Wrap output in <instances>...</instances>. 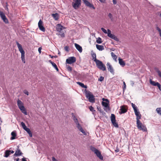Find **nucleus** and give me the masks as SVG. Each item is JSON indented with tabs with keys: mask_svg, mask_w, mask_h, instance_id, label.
I'll return each instance as SVG.
<instances>
[{
	"mask_svg": "<svg viewBox=\"0 0 161 161\" xmlns=\"http://www.w3.org/2000/svg\"><path fill=\"white\" fill-rule=\"evenodd\" d=\"M76 59L74 57H70L66 60V62L68 64H72L76 61Z\"/></svg>",
	"mask_w": 161,
	"mask_h": 161,
	"instance_id": "9b49d317",
	"label": "nucleus"
},
{
	"mask_svg": "<svg viewBox=\"0 0 161 161\" xmlns=\"http://www.w3.org/2000/svg\"><path fill=\"white\" fill-rule=\"evenodd\" d=\"M43 22L41 20H40L38 23V26L39 29L43 32L45 31V29L42 25Z\"/></svg>",
	"mask_w": 161,
	"mask_h": 161,
	"instance_id": "ddd939ff",
	"label": "nucleus"
},
{
	"mask_svg": "<svg viewBox=\"0 0 161 161\" xmlns=\"http://www.w3.org/2000/svg\"><path fill=\"white\" fill-rule=\"evenodd\" d=\"M113 2L114 4H116L117 3V1L116 0H113Z\"/></svg>",
	"mask_w": 161,
	"mask_h": 161,
	"instance_id": "6e6d98bb",
	"label": "nucleus"
},
{
	"mask_svg": "<svg viewBox=\"0 0 161 161\" xmlns=\"http://www.w3.org/2000/svg\"><path fill=\"white\" fill-rule=\"evenodd\" d=\"M63 28H64V27L62 26L60 24H58L57 25L56 29L57 31L60 32L59 34L62 37H64V34L62 31Z\"/></svg>",
	"mask_w": 161,
	"mask_h": 161,
	"instance_id": "6e6552de",
	"label": "nucleus"
},
{
	"mask_svg": "<svg viewBox=\"0 0 161 161\" xmlns=\"http://www.w3.org/2000/svg\"><path fill=\"white\" fill-rule=\"evenodd\" d=\"M149 82L151 84L154 86H157L159 83L158 82H156L155 81H153L151 79H150Z\"/></svg>",
	"mask_w": 161,
	"mask_h": 161,
	"instance_id": "b1692460",
	"label": "nucleus"
},
{
	"mask_svg": "<svg viewBox=\"0 0 161 161\" xmlns=\"http://www.w3.org/2000/svg\"><path fill=\"white\" fill-rule=\"evenodd\" d=\"M22 161H27L26 160L25 158H22Z\"/></svg>",
	"mask_w": 161,
	"mask_h": 161,
	"instance_id": "bf43d9fd",
	"label": "nucleus"
},
{
	"mask_svg": "<svg viewBox=\"0 0 161 161\" xmlns=\"http://www.w3.org/2000/svg\"><path fill=\"white\" fill-rule=\"evenodd\" d=\"M157 72L159 76L161 78V72L158 70L157 71Z\"/></svg>",
	"mask_w": 161,
	"mask_h": 161,
	"instance_id": "49530a36",
	"label": "nucleus"
},
{
	"mask_svg": "<svg viewBox=\"0 0 161 161\" xmlns=\"http://www.w3.org/2000/svg\"><path fill=\"white\" fill-rule=\"evenodd\" d=\"M24 92L25 94L27 95H29V92L26 90H25L24 91Z\"/></svg>",
	"mask_w": 161,
	"mask_h": 161,
	"instance_id": "8fccbe9b",
	"label": "nucleus"
},
{
	"mask_svg": "<svg viewBox=\"0 0 161 161\" xmlns=\"http://www.w3.org/2000/svg\"><path fill=\"white\" fill-rule=\"evenodd\" d=\"M102 105L104 107V109L106 112L110 110L109 101L107 99L103 98L102 99Z\"/></svg>",
	"mask_w": 161,
	"mask_h": 161,
	"instance_id": "f03ea898",
	"label": "nucleus"
},
{
	"mask_svg": "<svg viewBox=\"0 0 161 161\" xmlns=\"http://www.w3.org/2000/svg\"><path fill=\"white\" fill-rule=\"evenodd\" d=\"M108 16L109 17V18L111 19V20H113V15L111 13H109L108 14Z\"/></svg>",
	"mask_w": 161,
	"mask_h": 161,
	"instance_id": "58836bf2",
	"label": "nucleus"
},
{
	"mask_svg": "<svg viewBox=\"0 0 161 161\" xmlns=\"http://www.w3.org/2000/svg\"><path fill=\"white\" fill-rule=\"evenodd\" d=\"M67 70L69 72H71L72 71V68L70 66H68L67 67Z\"/></svg>",
	"mask_w": 161,
	"mask_h": 161,
	"instance_id": "4c0bfd02",
	"label": "nucleus"
},
{
	"mask_svg": "<svg viewBox=\"0 0 161 161\" xmlns=\"http://www.w3.org/2000/svg\"><path fill=\"white\" fill-rule=\"evenodd\" d=\"M156 111L157 113L161 115V108H158L156 109Z\"/></svg>",
	"mask_w": 161,
	"mask_h": 161,
	"instance_id": "2f4dec72",
	"label": "nucleus"
},
{
	"mask_svg": "<svg viewBox=\"0 0 161 161\" xmlns=\"http://www.w3.org/2000/svg\"><path fill=\"white\" fill-rule=\"evenodd\" d=\"M72 116L73 118V119L76 125V127L82 133H83L84 135L86 134V133L85 131L83 130L80 125L77 119L75 117L74 114L73 113H72Z\"/></svg>",
	"mask_w": 161,
	"mask_h": 161,
	"instance_id": "7ed1b4c3",
	"label": "nucleus"
},
{
	"mask_svg": "<svg viewBox=\"0 0 161 161\" xmlns=\"http://www.w3.org/2000/svg\"><path fill=\"white\" fill-rule=\"evenodd\" d=\"M132 107L134 110L137 109V107L133 103H131V104Z\"/></svg>",
	"mask_w": 161,
	"mask_h": 161,
	"instance_id": "e433bc0d",
	"label": "nucleus"
},
{
	"mask_svg": "<svg viewBox=\"0 0 161 161\" xmlns=\"http://www.w3.org/2000/svg\"><path fill=\"white\" fill-rule=\"evenodd\" d=\"M136 122H139L140 121L139 120L140 119H141V114L139 113V114H137L136 115Z\"/></svg>",
	"mask_w": 161,
	"mask_h": 161,
	"instance_id": "c756f323",
	"label": "nucleus"
},
{
	"mask_svg": "<svg viewBox=\"0 0 161 161\" xmlns=\"http://www.w3.org/2000/svg\"><path fill=\"white\" fill-rule=\"evenodd\" d=\"M99 1H100L101 2H104L105 1V0H99Z\"/></svg>",
	"mask_w": 161,
	"mask_h": 161,
	"instance_id": "0e129e2a",
	"label": "nucleus"
},
{
	"mask_svg": "<svg viewBox=\"0 0 161 161\" xmlns=\"http://www.w3.org/2000/svg\"><path fill=\"white\" fill-rule=\"evenodd\" d=\"M12 137L10 138L11 140H14L15 139V137L16 136V133L15 131L12 132L11 133Z\"/></svg>",
	"mask_w": 161,
	"mask_h": 161,
	"instance_id": "4be33fe9",
	"label": "nucleus"
},
{
	"mask_svg": "<svg viewBox=\"0 0 161 161\" xmlns=\"http://www.w3.org/2000/svg\"><path fill=\"white\" fill-rule=\"evenodd\" d=\"M21 59L22 62L24 63H25V55H21Z\"/></svg>",
	"mask_w": 161,
	"mask_h": 161,
	"instance_id": "72a5a7b5",
	"label": "nucleus"
},
{
	"mask_svg": "<svg viewBox=\"0 0 161 161\" xmlns=\"http://www.w3.org/2000/svg\"><path fill=\"white\" fill-rule=\"evenodd\" d=\"M137 127L138 129L143 132L147 131V129L145 126L143 125L140 121L136 122Z\"/></svg>",
	"mask_w": 161,
	"mask_h": 161,
	"instance_id": "423d86ee",
	"label": "nucleus"
},
{
	"mask_svg": "<svg viewBox=\"0 0 161 161\" xmlns=\"http://www.w3.org/2000/svg\"><path fill=\"white\" fill-rule=\"evenodd\" d=\"M111 54L112 58L115 61H116V59L117 58V56H116L113 52H111Z\"/></svg>",
	"mask_w": 161,
	"mask_h": 161,
	"instance_id": "7c9ffc66",
	"label": "nucleus"
},
{
	"mask_svg": "<svg viewBox=\"0 0 161 161\" xmlns=\"http://www.w3.org/2000/svg\"><path fill=\"white\" fill-rule=\"evenodd\" d=\"M159 15L160 17H161V13H160Z\"/></svg>",
	"mask_w": 161,
	"mask_h": 161,
	"instance_id": "69168bd1",
	"label": "nucleus"
},
{
	"mask_svg": "<svg viewBox=\"0 0 161 161\" xmlns=\"http://www.w3.org/2000/svg\"><path fill=\"white\" fill-rule=\"evenodd\" d=\"M120 110L119 113L120 114L125 113L127 111V109L123 106H121Z\"/></svg>",
	"mask_w": 161,
	"mask_h": 161,
	"instance_id": "f3484780",
	"label": "nucleus"
},
{
	"mask_svg": "<svg viewBox=\"0 0 161 161\" xmlns=\"http://www.w3.org/2000/svg\"><path fill=\"white\" fill-rule=\"evenodd\" d=\"M73 1L75 2L72 3L73 7L75 9H76L80 6L81 0H74Z\"/></svg>",
	"mask_w": 161,
	"mask_h": 161,
	"instance_id": "1a4fd4ad",
	"label": "nucleus"
},
{
	"mask_svg": "<svg viewBox=\"0 0 161 161\" xmlns=\"http://www.w3.org/2000/svg\"><path fill=\"white\" fill-rule=\"evenodd\" d=\"M107 31L108 36L112 39L113 37H114V35L112 34L111 33V31L109 29H108Z\"/></svg>",
	"mask_w": 161,
	"mask_h": 161,
	"instance_id": "393cba45",
	"label": "nucleus"
},
{
	"mask_svg": "<svg viewBox=\"0 0 161 161\" xmlns=\"http://www.w3.org/2000/svg\"><path fill=\"white\" fill-rule=\"evenodd\" d=\"M21 125L22 128L24 127L25 126H26L25 123L23 122H22L21 123Z\"/></svg>",
	"mask_w": 161,
	"mask_h": 161,
	"instance_id": "de8ad7c7",
	"label": "nucleus"
},
{
	"mask_svg": "<svg viewBox=\"0 0 161 161\" xmlns=\"http://www.w3.org/2000/svg\"><path fill=\"white\" fill-rule=\"evenodd\" d=\"M19 158H17L16 159H14V160H15L16 161H19Z\"/></svg>",
	"mask_w": 161,
	"mask_h": 161,
	"instance_id": "e2e57ef3",
	"label": "nucleus"
},
{
	"mask_svg": "<svg viewBox=\"0 0 161 161\" xmlns=\"http://www.w3.org/2000/svg\"><path fill=\"white\" fill-rule=\"evenodd\" d=\"M16 43L19 51L21 53V55H25V52L23 49L21 45L18 42H16Z\"/></svg>",
	"mask_w": 161,
	"mask_h": 161,
	"instance_id": "f8f14e48",
	"label": "nucleus"
},
{
	"mask_svg": "<svg viewBox=\"0 0 161 161\" xmlns=\"http://www.w3.org/2000/svg\"><path fill=\"white\" fill-rule=\"evenodd\" d=\"M111 122L113 125L115 127L118 128L119 127L117 123L116 122L115 119V115L113 114H111Z\"/></svg>",
	"mask_w": 161,
	"mask_h": 161,
	"instance_id": "9d476101",
	"label": "nucleus"
},
{
	"mask_svg": "<svg viewBox=\"0 0 161 161\" xmlns=\"http://www.w3.org/2000/svg\"><path fill=\"white\" fill-rule=\"evenodd\" d=\"M119 62L120 65L122 67H124L125 65V63L124 61L120 58H119Z\"/></svg>",
	"mask_w": 161,
	"mask_h": 161,
	"instance_id": "412c9836",
	"label": "nucleus"
},
{
	"mask_svg": "<svg viewBox=\"0 0 161 161\" xmlns=\"http://www.w3.org/2000/svg\"><path fill=\"white\" fill-rule=\"evenodd\" d=\"M97 109L101 113L103 114L104 113L103 110L101 109V107L98 106L97 107Z\"/></svg>",
	"mask_w": 161,
	"mask_h": 161,
	"instance_id": "f704fd0d",
	"label": "nucleus"
},
{
	"mask_svg": "<svg viewBox=\"0 0 161 161\" xmlns=\"http://www.w3.org/2000/svg\"><path fill=\"white\" fill-rule=\"evenodd\" d=\"M52 16L55 20H58L59 18V15L57 13L52 14Z\"/></svg>",
	"mask_w": 161,
	"mask_h": 161,
	"instance_id": "6ab92c4d",
	"label": "nucleus"
},
{
	"mask_svg": "<svg viewBox=\"0 0 161 161\" xmlns=\"http://www.w3.org/2000/svg\"><path fill=\"white\" fill-rule=\"evenodd\" d=\"M25 130L29 134V136L30 137H32V133L31 132L30 129L29 128H27V129H26V130Z\"/></svg>",
	"mask_w": 161,
	"mask_h": 161,
	"instance_id": "c85d7f7f",
	"label": "nucleus"
},
{
	"mask_svg": "<svg viewBox=\"0 0 161 161\" xmlns=\"http://www.w3.org/2000/svg\"><path fill=\"white\" fill-rule=\"evenodd\" d=\"M96 63L98 69L102 70L103 71H105L106 70V67L102 61L99 60V61H97V62H96Z\"/></svg>",
	"mask_w": 161,
	"mask_h": 161,
	"instance_id": "0eeeda50",
	"label": "nucleus"
},
{
	"mask_svg": "<svg viewBox=\"0 0 161 161\" xmlns=\"http://www.w3.org/2000/svg\"><path fill=\"white\" fill-rule=\"evenodd\" d=\"M57 71H58V68L57 67V66L55 68H54Z\"/></svg>",
	"mask_w": 161,
	"mask_h": 161,
	"instance_id": "052dcab7",
	"label": "nucleus"
},
{
	"mask_svg": "<svg viewBox=\"0 0 161 161\" xmlns=\"http://www.w3.org/2000/svg\"><path fill=\"white\" fill-rule=\"evenodd\" d=\"M17 104L21 112L25 115H27V113L24 105V104L23 102L19 99L17 101Z\"/></svg>",
	"mask_w": 161,
	"mask_h": 161,
	"instance_id": "f257e3e1",
	"label": "nucleus"
},
{
	"mask_svg": "<svg viewBox=\"0 0 161 161\" xmlns=\"http://www.w3.org/2000/svg\"><path fill=\"white\" fill-rule=\"evenodd\" d=\"M130 84H131V85L132 86H133V85L134 84V83L133 82V81H130Z\"/></svg>",
	"mask_w": 161,
	"mask_h": 161,
	"instance_id": "13d9d810",
	"label": "nucleus"
},
{
	"mask_svg": "<svg viewBox=\"0 0 161 161\" xmlns=\"http://www.w3.org/2000/svg\"><path fill=\"white\" fill-rule=\"evenodd\" d=\"M124 87L123 88V90H125L126 88V85L125 82H123Z\"/></svg>",
	"mask_w": 161,
	"mask_h": 161,
	"instance_id": "603ef678",
	"label": "nucleus"
},
{
	"mask_svg": "<svg viewBox=\"0 0 161 161\" xmlns=\"http://www.w3.org/2000/svg\"><path fill=\"white\" fill-rule=\"evenodd\" d=\"M53 57H54V56H52L51 57V58H53Z\"/></svg>",
	"mask_w": 161,
	"mask_h": 161,
	"instance_id": "774afa93",
	"label": "nucleus"
},
{
	"mask_svg": "<svg viewBox=\"0 0 161 161\" xmlns=\"http://www.w3.org/2000/svg\"><path fill=\"white\" fill-rule=\"evenodd\" d=\"M96 42L98 44L101 43L102 42L101 38L100 37H98L96 40Z\"/></svg>",
	"mask_w": 161,
	"mask_h": 161,
	"instance_id": "473e14b6",
	"label": "nucleus"
},
{
	"mask_svg": "<svg viewBox=\"0 0 161 161\" xmlns=\"http://www.w3.org/2000/svg\"><path fill=\"white\" fill-rule=\"evenodd\" d=\"M64 50L67 52L69 51V47L67 46H66L64 47Z\"/></svg>",
	"mask_w": 161,
	"mask_h": 161,
	"instance_id": "c03bdc74",
	"label": "nucleus"
},
{
	"mask_svg": "<svg viewBox=\"0 0 161 161\" xmlns=\"http://www.w3.org/2000/svg\"><path fill=\"white\" fill-rule=\"evenodd\" d=\"M10 154V153L9 152V150H7L5 152L4 156L5 157L7 158L9 156Z\"/></svg>",
	"mask_w": 161,
	"mask_h": 161,
	"instance_id": "cd10ccee",
	"label": "nucleus"
},
{
	"mask_svg": "<svg viewBox=\"0 0 161 161\" xmlns=\"http://www.w3.org/2000/svg\"><path fill=\"white\" fill-rule=\"evenodd\" d=\"M86 97L88 98L89 101L92 103L95 102V98L94 95L89 91H87L86 90H85Z\"/></svg>",
	"mask_w": 161,
	"mask_h": 161,
	"instance_id": "20e7f679",
	"label": "nucleus"
},
{
	"mask_svg": "<svg viewBox=\"0 0 161 161\" xmlns=\"http://www.w3.org/2000/svg\"><path fill=\"white\" fill-rule=\"evenodd\" d=\"M101 30L105 33L107 34L108 32H107V31L104 29L103 28H101Z\"/></svg>",
	"mask_w": 161,
	"mask_h": 161,
	"instance_id": "79ce46f5",
	"label": "nucleus"
},
{
	"mask_svg": "<svg viewBox=\"0 0 161 161\" xmlns=\"http://www.w3.org/2000/svg\"><path fill=\"white\" fill-rule=\"evenodd\" d=\"M112 39H114V40L118 42L119 41L118 38L117 37H116L115 35L114 36V37H113Z\"/></svg>",
	"mask_w": 161,
	"mask_h": 161,
	"instance_id": "a19ab883",
	"label": "nucleus"
},
{
	"mask_svg": "<svg viewBox=\"0 0 161 161\" xmlns=\"http://www.w3.org/2000/svg\"><path fill=\"white\" fill-rule=\"evenodd\" d=\"M77 84H78L79 85H80V86L82 87L83 88H87V86L86 85H85L83 83H82L80 82H77Z\"/></svg>",
	"mask_w": 161,
	"mask_h": 161,
	"instance_id": "bb28decb",
	"label": "nucleus"
},
{
	"mask_svg": "<svg viewBox=\"0 0 161 161\" xmlns=\"http://www.w3.org/2000/svg\"><path fill=\"white\" fill-rule=\"evenodd\" d=\"M107 66L108 70L113 75L114 74V70L112 65L109 63L108 62Z\"/></svg>",
	"mask_w": 161,
	"mask_h": 161,
	"instance_id": "4468645a",
	"label": "nucleus"
},
{
	"mask_svg": "<svg viewBox=\"0 0 161 161\" xmlns=\"http://www.w3.org/2000/svg\"><path fill=\"white\" fill-rule=\"evenodd\" d=\"M90 149L92 151L94 152V153L96 154L97 156L100 159L102 160L103 159V158L102 155L101 153L98 150L92 146H91L90 147Z\"/></svg>",
	"mask_w": 161,
	"mask_h": 161,
	"instance_id": "39448f33",
	"label": "nucleus"
},
{
	"mask_svg": "<svg viewBox=\"0 0 161 161\" xmlns=\"http://www.w3.org/2000/svg\"><path fill=\"white\" fill-rule=\"evenodd\" d=\"M25 130H26V129H27L28 128L26 126H25L24 127H23V128Z\"/></svg>",
	"mask_w": 161,
	"mask_h": 161,
	"instance_id": "680f3d73",
	"label": "nucleus"
},
{
	"mask_svg": "<svg viewBox=\"0 0 161 161\" xmlns=\"http://www.w3.org/2000/svg\"><path fill=\"white\" fill-rule=\"evenodd\" d=\"M1 143V142L0 141V144Z\"/></svg>",
	"mask_w": 161,
	"mask_h": 161,
	"instance_id": "338daca9",
	"label": "nucleus"
},
{
	"mask_svg": "<svg viewBox=\"0 0 161 161\" xmlns=\"http://www.w3.org/2000/svg\"><path fill=\"white\" fill-rule=\"evenodd\" d=\"M82 0L83 1L84 3L85 4V5L86 6H87L90 8H92L94 9L95 8H94V7L93 5L90 2H89L87 0Z\"/></svg>",
	"mask_w": 161,
	"mask_h": 161,
	"instance_id": "2eb2a0df",
	"label": "nucleus"
},
{
	"mask_svg": "<svg viewBox=\"0 0 161 161\" xmlns=\"http://www.w3.org/2000/svg\"><path fill=\"white\" fill-rule=\"evenodd\" d=\"M5 14L3 13L0 10V16L1 17L4 15Z\"/></svg>",
	"mask_w": 161,
	"mask_h": 161,
	"instance_id": "3c124183",
	"label": "nucleus"
},
{
	"mask_svg": "<svg viewBox=\"0 0 161 161\" xmlns=\"http://www.w3.org/2000/svg\"><path fill=\"white\" fill-rule=\"evenodd\" d=\"M90 110L92 112L95 111L94 110V108L92 106H90L89 107Z\"/></svg>",
	"mask_w": 161,
	"mask_h": 161,
	"instance_id": "a18cd8bd",
	"label": "nucleus"
},
{
	"mask_svg": "<svg viewBox=\"0 0 161 161\" xmlns=\"http://www.w3.org/2000/svg\"><path fill=\"white\" fill-rule=\"evenodd\" d=\"M92 59L96 63L97 62V61H99V60H97L96 58V55L95 53H92Z\"/></svg>",
	"mask_w": 161,
	"mask_h": 161,
	"instance_id": "aec40b11",
	"label": "nucleus"
},
{
	"mask_svg": "<svg viewBox=\"0 0 161 161\" xmlns=\"http://www.w3.org/2000/svg\"><path fill=\"white\" fill-rule=\"evenodd\" d=\"M19 147H18V149L16 151L15 153L14 154V156H19L23 154V153L21 152L20 150L19 149Z\"/></svg>",
	"mask_w": 161,
	"mask_h": 161,
	"instance_id": "dca6fc26",
	"label": "nucleus"
},
{
	"mask_svg": "<svg viewBox=\"0 0 161 161\" xmlns=\"http://www.w3.org/2000/svg\"><path fill=\"white\" fill-rule=\"evenodd\" d=\"M104 79V78L102 76H100L99 78L98 79V81H103Z\"/></svg>",
	"mask_w": 161,
	"mask_h": 161,
	"instance_id": "37998d69",
	"label": "nucleus"
},
{
	"mask_svg": "<svg viewBox=\"0 0 161 161\" xmlns=\"http://www.w3.org/2000/svg\"><path fill=\"white\" fill-rule=\"evenodd\" d=\"M96 46L97 49L99 51H102L104 49V47L102 45L97 44Z\"/></svg>",
	"mask_w": 161,
	"mask_h": 161,
	"instance_id": "a878e982",
	"label": "nucleus"
},
{
	"mask_svg": "<svg viewBox=\"0 0 161 161\" xmlns=\"http://www.w3.org/2000/svg\"><path fill=\"white\" fill-rule=\"evenodd\" d=\"M1 17L5 23L8 24V20L5 14Z\"/></svg>",
	"mask_w": 161,
	"mask_h": 161,
	"instance_id": "5701e85b",
	"label": "nucleus"
},
{
	"mask_svg": "<svg viewBox=\"0 0 161 161\" xmlns=\"http://www.w3.org/2000/svg\"><path fill=\"white\" fill-rule=\"evenodd\" d=\"M49 62L52 64L54 68L57 66L56 64L55 63L52 62L51 60H49Z\"/></svg>",
	"mask_w": 161,
	"mask_h": 161,
	"instance_id": "c9c22d12",
	"label": "nucleus"
},
{
	"mask_svg": "<svg viewBox=\"0 0 161 161\" xmlns=\"http://www.w3.org/2000/svg\"><path fill=\"white\" fill-rule=\"evenodd\" d=\"M9 152L10 153H14V151L13 150H9Z\"/></svg>",
	"mask_w": 161,
	"mask_h": 161,
	"instance_id": "4d7b16f0",
	"label": "nucleus"
},
{
	"mask_svg": "<svg viewBox=\"0 0 161 161\" xmlns=\"http://www.w3.org/2000/svg\"><path fill=\"white\" fill-rule=\"evenodd\" d=\"M134 111L136 115L137 114H139L140 112L138 109L134 110Z\"/></svg>",
	"mask_w": 161,
	"mask_h": 161,
	"instance_id": "ea45409f",
	"label": "nucleus"
},
{
	"mask_svg": "<svg viewBox=\"0 0 161 161\" xmlns=\"http://www.w3.org/2000/svg\"><path fill=\"white\" fill-rule=\"evenodd\" d=\"M75 46L76 49L80 53H81L82 51V47L79 44L77 43H75Z\"/></svg>",
	"mask_w": 161,
	"mask_h": 161,
	"instance_id": "a211bd4d",
	"label": "nucleus"
},
{
	"mask_svg": "<svg viewBox=\"0 0 161 161\" xmlns=\"http://www.w3.org/2000/svg\"><path fill=\"white\" fill-rule=\"evenodd\" d=\"M52 160L53 161H58L54 157H53L52 158Z\"/></svg>",
	"mask_w": 161,
	"mask_h": 161,
	"instance_id": "5fc2aeb1",
	"label": "nucleus"
},
{
	"mask_svg": "<svg viewBox=\"0 0 161 161\" xmlns=\"http://www.w3.org/2000/svg\"><path fill=\"white\" fill-rule=\"evenodd\" d=\"M42 48L41 47H39L38 49V51L40 54L41 53V50Z\"/></svg>",
	"mask_w": 161,
	"mask_h": 161,
	"instance_id": "864d4df0",
	"label": "nucleus"
},
{
	"mask_svg": "<svg viewBox=\"0 0 161 161\" xmlns=\"http://www.w3.org/2000/svg\"><path fill=\"white\" fill-rule=\"evenodd\" d=\"M157 86L158 87L160 91H161V85L159 83H158V84Z\"/></svg>",
	"mask_w": 161,
	"mask_h": 161,
	"instance_id": "09e8293b",
	"label": "nucleus"
}]
</instances>
